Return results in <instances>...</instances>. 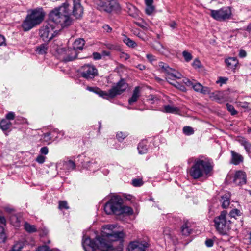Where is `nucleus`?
Returning <instances> with one entry per match:
<instances>
[{
	"label": "nucleus",
	"instance_id": "f257e3e1",
	"mask_svg": "<svg viewBox=\"0 0 251 251\" xmlns=\"http://www.w3.org/2000/svg\"><path fill=\"white\" fill-rule=\"evenodd\" d=\"M115 226L113 225H106L103 226L102 236H97L95 240H91L89 237H84L82 246L85 251H115L113 246L105 242L106 240L115 241L122 239L124 234L122 231H113Z\"/></svg>",
	"mask_w": 251,
	"mask_h": 251
},
{
	"label": "nucleus",
	"instance_id": "f03ea898",
	"mask_svg": "<svg viewBox=\"0 0 251 251\" xmlns=\"http://www.w3.org/2000/svg\"><path fill=\"white\" fill-rule=\"evenodd\" d=\"M67 8V5L59 7L50 13V22L44 25L40 31V36L45 42L50 41L57 35L58 30L55 29L57 25L65 27L71 24V20L68 17L69 12L66 11Z\"/></svg>",
	"mask_w": 251,
	"mask_h": 251
},
{
	"label": "nucleus",
	"instance_id": "7ed1b4c3",
	"mask_svg": "<svg viewBox=\"0 0 251 251\" xmlns=\"http://www.w3.org/2000/svg\"><path fill=\"white\" fill-rule=\"evenodd\" d=\"M104 210L107 214L132 215L133 213V209L130 207L123 204L122 199L118 196H113L111 198L105 203Z\"/></svg>",
	"mask_w": 251,
	"mask_h": 251
},
{
	"label": "nucleus",
	"instance_id": "20e7f679",
	"mask_svg": "<svg viewBox=\"0 0 251 251\" xmlns=\"http://www.w3.org/2000/svg\"><path fill=\"white\" fill-rule=\"evenodd\" d=\"M213 169L211 163L207 159H198L189 171L191 176L197 179L204 176H209Z\"/></svg>",
	"mask_w": 251,
	"mask_h": 251
},
{
	"label": "nucleus",
	"instance_id": "39448f33",
	"mask_svg": "<svg viewBox=\"0 0 251 251\" xmlns=\"http://www.w3.org/2000/svg\"><path fill=\"white\" fill-rule=\"evenodd\" d=\"M44 16L45 13L42 8L33 10L31 13L26 17L22 24L24 30L28 31L40 24L44 20Z\"/></svg>",
	"mask_w": 251,
	"mask_h": 251
},
{
	"label": "nucleus",
	"instance_id": "423d86ee",
	"mask_svg": "<svg viewBox=\"0 0 251 251\" xmlns=\"http://www.w3.org/2000/svg\"><path fill=\"white\" fill-rule=\"evenodd\" d=\"M231 221L229 219L227 212L223 211L220 215L214 219V227L221 234L226 235L231 228Z\"/></svg>",
	"mask_w": 251,
	"mask_h": 251
},
{
	"label": "nucleus",
	"instance_id": "0eeeda50",
	"mask_svg": "<svg viewBox=\"0 0 251 251\" xmlns=\"http://www.w3.org/2000/svg\"><path fill=\"white\" fill-rule=\"evenodd\" d=\"M94 3L97 8L107 13L120 11L121 7L114 0H94Z\"/></svg>",
	"mask_w": 251,
	"mask_h": 251
},
{
	"label": "nucleus",
	"instance_id": "6e6552de",
	"mask_svg": "<svg viewBox=\"0 0 251 251\" xmlns=\"http://www.w3.org/2000/svg\"><path fill=\"white\" fill-rule=\"evenodd\" d=\"M158 66L161 72L165 74L166 79L169 83L174 85L176 87H178V86L180 85L177 82L175 84L171 81V80H174L175 79H180L182 75L180 73L169 67L167 64L162 62L159 63Z\"/></svg>",
	"mask_w": 251,
	"mask_h": 251
},
{
	"label": "nucleus",
	"instance_id": "1a4fd4ad",
	"mask_svg": "<svg viewBox=\"0 0 251 251\" xmlns=\"http://www.w3.org/2000/svg\"><path fill=\"white\" fill-rule=\"evenodd\" d=\"M67 5L66 11L69 12L68 17L72 22L70 16L73 15L76 19H79L82 16L83 13V8L80 3V0H73L72 1V5L69 4L68 2L65 3L61 7H64Z\"/></svg>",
	"mask_w": 251,
	"mask_h": 251
},
{
	"label": "nucleus",
	"instance_id": "9d476101",
	"mask_svg": "<svg viewBox=\"0 0 251 251\" xmlns=\"http://www.w3.org/2000/svg\"><path fill=\"white\" fill-rule=\"evenodd\" d=\"M210 15L218 21H224L231 18L232 11L230 7H223L218 10H210Z\"/></svg>",
	"mask_w": 251,
	"mask_h": 251
},
{
	"label": "nucleus",
	"instance_id": "9b49d317",
	"mask_svg": "<svg viewBox=\"0 0 251 251\" xmlns=\"http://www.w3.org/2000/svg\"><path fill=\"white\" fill-rule=\"evenodd\" d=\"M149 246L148 241L139 239L130 242L127 249L128 251H147Z\"/></svg>",
	"mask_w": 251,
	"mask_h": 251
},
{
	"label": "nucleus",
	"instance_id": "f8f14e48",
	"mask_svg": "<svg viewBox=\"0 0 251 251\" xmlns=\"http://www.w3.org/2000/svg\"><path fill=\"white\" fill-rule=\"evenodd\" d=\"M56 51L58 54H65V56L63 57V60L66 62L71 61L76 59L78 53L77 50L73 47L67 50L64 48L59 47L57 48Z\"/></svg>",
	"mask_w": 251,
	"mask_h": 251
},
{
	"label": "nucleus",
	"instance_id": "ddd939ff",
	"mask_svg": "<svg viewBox=\"0 0 251 251\" xmlns=\"http://www.w3.org/2000/svg\"><path fill=\"white\" fill-rule=\"evenodd\" d=\"M80 73L83 77L92 79L97 75V70L93 65L85 64L80 68Z\"/></svg>",
	"mask_w": 251,
	"mask_h": 251
},
{
	"label": "nucleus",
	"instance_id": "4468645a",
	"mask_svg": "<svg viewBox=\"0 0 251 251\" xmlns=\"http://www.w3.org/2000/svg\"><path fill=\"white\" fill-rule=\"evenodd\" d=\"M128 84L123 79L120 80L115 86L109 90L110 98H113L117 95H120L125 91Z\"/></svg>",
	"mask_w": 251,
	"mask_h": 251
},
{
	"label": "nucleus",
	"instance_id": "2eb2a0df",
	"mask_svg": "<svg viewBox=\"0 0 251 251\" xmlns=\"http://www.w3.org/2000/svg\"><path fill=\"white\" fill-rule=\"evenodd\" d=\"M183 82L188 87H192L194 90L198 92L203 94H208L210 90L208 87L203 86L199 83L191 81L188 78H185L183 79Z\"/></svg>",
	"mask_w": 251,
	"mask_h": 251
},
{
	"label": "nucleus",
	"instance_id": "dca6fc26",
	"mask_svg": "<svg viewBox=\"0 0 251 251\" xmlns=\"http://www.w3.org/2000/svg\"><path fill=\"white\" fill-rule=\"evenodd\" d=\"M233 182L238 185H242L246 183L245 173L242 171H237L234 175Z\"/></svg>",
	"mask_w": 251,
	"mask_h": 251
},
{
	"label": "nucleus",
	"instance_id": "f3484780",
	"mask_svg": "<svg viewBox=\"0 0 251 251\" xmlns=\"http://www.w3.org/2000/svg\"><path fill=\"white\" fill-rule=\"evenodd\" d=\"M210 98L212 100H215L219 103L226 100L225 93L222 91H215L211 93Z\"/></svg>",
	"mask_w": 251,
	"mask_h": 251
},
{
	"label": "nucleus",
	"instance_id": "a211bd4d",
	"mask_svg": "<svg viewBox=\"0 0 251 251\" xmlns=\"http://www.w3.org/2000/svg\"><path fill=\"white\" fill-rule=\"evenodd\" d=\"M60 135V134L58 133L57 131H52L49 133H45L42 140H43L44 141H48V140L54 141L57 140Z\"/></svg>",
	"mask_w": 251,
	"mask_h": 251
},
{
	"label": "nucleus",
	"instance_id": "6ab92c4d",
	"mask_svg": "<svg viewBox=\"0 0 251 251\" xmlns=\"http://www.w3.org/2000/svg\"><path fill=\"white\" fill-rule=\"evenodd\" d=\"M227 67L231 70H234L238 64V61L236 57H229L225 60Z\"/></svg>",
	"mask_w": 251,
	"mask_h": 251
},
{
	"label": "nucleus",
	"instance_id": "aec40b11",
	"mask_svg": "<svg viewBox=\"0 0 251 251\" xmlns=\"http://www.w3.org/2000/svg\"><path fill=\"white\" fill-rule=\"evenodd\" d=\"M140 96V87L137 86L133 90L132 97L129 99L128 103L130 105L136 102Z\"/></svg>",
	"mask_w": 251,
	"mask_h": 251
},
{
	"label": "nucleus",
	"instance_id": "412c9836",
	"mask_svg": "<svg viewBox=\"0 0 251 251\" xmlns=\"http://www.w3.org/2000/svg\"><path fill=\"white\" fill-rule=\"evenodd\" d=\"M232 155V158L231 162L234 165H238L243 161V157L242 156L234 151H231Z\"/></svg>",
	"mask_w": 251,
	"mask_h": 251
},
{
	"label": "nucleus",
	"instance_id": "4be33fe9",
	"mask_svg": "<svg viewBox=\"0 0 251 251\" xmlns=\"http://www.w3.org/2000/svg\"><path fill=\"white\" fill-rule=\"evenodd\" d=\"M191 223L188 221L185 222L182 226L181 231L183 235L187 236L191 233L192 229Z\"/></svg>",
	"mask_w": 251,
	"mask_h": 251
},
{
	"label": "nucleus",
	"instance_id": "5701e85b",
	"mask_svg": "<svg viewBox=\"0 0 251 251\" xmlns=\"http://www.w3.org/2000/svg\"><path fill=\"white\" fill-rule=\"evenodd\" d=\"M85 44V41L83 39L79 38L75 40L74 42L73 47L75 50H82Z\"/></svg>",
	"mask_w": 251,
	"mask_h": 251
},
{
	"label": "nucleus",
	"instance_id": "b1692460",
	"mask_svg": "<svg viewBox=\"0 0 251 251\" xmlns=\"http://www.w3.org/2000/svg\"><path fill=\"white\" fill-rule=\"evenodd\" d=\"M230 195L229 193H226L221 198L222 201V206L223 208H226L228 207L230 204Z\"/></svg>",
	"mask_w": 251,
	"mask_h": 251
},
{
	"label": "nucleus",
	"instance_id": "393cba45",
	"mask_svg": "<svg viewBox=\"0 0 251 251\" xmlns=\"http://www.w3.org/2000/svg\"><path fill=\"white\" fill-rule=\"evenodd\" d=\"M21 218L17 215H12L10 217V221L14 226H19L21 222Z\"/></svg>",
	"mask_w": 251,
	"mask_h": 251
},
{
	"label": "nucleus",
	"instance_id": "a878e982",
	"mask_svg": "<svg viewBox=\"0 0 251 251\" xmlns=\"http://www.w3.org/2000/svg\"><path fill=\"white\" fill-rule=\"evenodd\" d=\"M123 42L129 47L134 48L137 46V43L131 40L130 38H128L126 35H124L123 39Z\"/></svg>",
	"mask_w": 251,
	"mask_h": 251
},
{
	"label": "nucleus",
	"instance_id": "bb28decb",
	"mask_svg": "<svg viewBox=\"0 0 251 251\" xmlns=\"http://www.w3.org/2000/svg\"><path fill=\"white\" fill-rule=\"evenodd\" d=\"M179 111V110L177 107L168 105L164 106V110L162 111L166 113L176 114Z\"/></svg>",
	"mask_w": 251,
	"mask_h": 251
},
{
	"label": "nucleus",
	"instance_id": "cd10ccee",
	"mask_svg": "<svg viewBox=\"0 0 251 251\" xmlns=\"http://www.w3.org/2000/svg\"><path fill=\"white\" fill-rule=\"evenodd\" d=\"M11 126V123L10 121L3 119L0 123V127L3 131H6Z\"/></svg>",
	"mask_w": 251,
	"mask_h": 251
},
{
	"label": "nucleus",
	"instance_id": "c85d7f7f",
	"mask_svg": "<svg viewBox=\"0 0 251 251\" xmlns=\"http://www.w3.org/2000/svg\"><path fill=\"white\" fill-rule=\"evenodd\" d=\"M48 46L46 44H43L37 47L36 50V52L40 54H44L47 53Z\"/></svg>",
	"mask_w": 251,
	"mask_h": 251
},
{
	"label": "nucleus",
	"instance_id": "c756f323",
	"mask_svg": "<svg viewBox=\"0 0 251 251\" xmlns=\"http://www.w3.org/2000/svg\"><path fill=\"white\" fill-rule=\"evenodd\" d=\"M137 149L140 154H144L146 153L148 150V147L145 142H140Z\"/></svg>",
	"mask_w": 251,
	"mask_h": 251
},
{
	"label": "nucleus",
	"instance_id": "7c9ffc66",
	"mask_svg": "<svg viewBox=\"0 0 251 251\" xmlns=\"http://www.w3.org/2000/svg\"><path fill=\"white\" fill-rule=\"evenodd\" d=\"M95 93L104 98H107L108 97H110L109 90L107 92L106 91H102L99 88L96 89V91H95Z\"/></svg>",
	"mask_w": 251,
	"mask_h": 251
},
{
	"label": "nucleus",
	"instance_id": "2f4dec72",
	"mask_svg": "<svg viewBox=\"0 0 251 251\" xmlns=\"http://www.w3.org/2000/svg\"><path fill=\"white\" fill-rule=\"evenodd\" d=\"M23 248V244L21 242L15 243L10 251H21Z\"/></svg>",
	"mask_w": 251,
	"mask_h": 251
},
{
	"label": "nucleus",
	"instance_id": "473e14b6",
	"mask_svg": "<svg viewBox=\"0 0 251 251\" xmlns=\"http://www.w3.org/2000/svg\"><path fill=\"white\" fill-rule=\"evenodd\" d=\"M24 227L25 229L29 232H34L36 231L35 226L33 225H31L28 223H25Z\"/></svg>",
	"mask_w": 251,
	"mask_h": 251
},
{
	"label": "nucleus",
	"instance_id": "72a5a7b5",
	"mask_svg": "<svg viewBox=\"0 0 251 251\" xmlns=\"http://www.w3.org/2000/svg\"><path fill=\"white\" fill-rule=\"evenodd\" d=\"M129 8V14L132 17H136L138 15V10L133 6L130 5Z\"/></svg>",
	"mask_w": 251,
	"mask_h": 251
},
{
	"label": "nucleus",
	"instance_id": "f704fd0d",
	"mask_svg": "<svg viewBox=\"0 0 251 251\" xmlns=\"http://www.w3.org/2000/svg\"><path fill=\"white\" fill-rule=\"evenodd\" d=\"M66 167L68 170H74L75 168V164L72 160H69L65 163Z\"/></svg>",
	"mask_w": 251,
	"mask_h": 251
},
{
	"label": "nucleus",
	"instance_id": "c9c22d12",
	"mask_svg": "<svg viewBox=\"0 0 251 251\" xmlns=\"http://www.w3.org/2000/svg\"><path fill=\"white\" fill-rule=\"evenodd\" d=\"M183 131L186 135H190L194 133L193 128L190 126H185L183 127Z\"/></svg>",
	"mask_w": 251,
	"mask_h": 251
},
{
	"label": "nucleus",
	"instance_id": "e433bc0d",
	"mask_svg": "<svg viewBox=\"0 0 251 251\" xmlns=\"http://www.w3.org/2000/svg\"><path fill=\"white\" fill-rule=\"evenodd\" d=\"M182 55L186 62H189L192 59L191 54L186 50L183 51Z\"/></svg>",
	"mask_w": 251,
	"mask_h": 251
},
{
	"label": "nucleus",
	"instance_id": "4c0bfd02",
	"mask_svg": "<svg viewBox=\"0 0 251 251\" xmlns=\"http://www.w3.org/2000/svg\"><path fill=\"white\" fill-rule=\"evenodd\" d=\"M242 145L244 147L246 151L251 154V142H242Z\"/></svg>",
	"mask_w": 251,
	"mask_h": 251
},
{
	"label": "nucleus",
	"instance_id": "58836bf2",
	"mask_svg": "<svg viewBox=\"0 0 251 251\" xmlns=\"http://www.w3.org/2000/svg\"><path fill=\"white\" fill-rule=\"evenodd\" d=\"M240 211L237 209H234L232 210L230 212L229 215L228 216V218L229 217H230L231 218H235L236 216H239V215H240Z\"/></svg>",
	"mask_w": 251,
	"mask_h": 251
},
{
	"label": "nucleus",
	"instance_id": "ea45409f",
	"mask_svg": "<svg viewBox=\"0 0 251 251\" xmlns=\"http://www.w3.org/2000/svg\"><path fill=\"white\" fill-rule=\"evenodd\" d=\"M226 106L227 110L231 113L232 115H235L237 114V112L235 110L233 106L228 103L226 104Z\"/></svg>",
	"mask_w": 251,
	"mask_h": 251
},
{
	"label": "nucleus",
	"instance_id": "a19ab883",
	"mask_svg": "<svg viewBox=\"0 0 251 251\" xmlns=\"http://www.w3.org/2000/svg\"><path fill=\"white\" fill-rule=\"evenodd\" d=\"M58 208L59 209H69V206L68 205V203L66 201H60L59 202V206Z\"/></svg>",
	"mask_w": 251,
	"mask_h": 251
},
{
	"label": "nucleus",
	"instance_id": "79ce46f5",
	"mask_svg": "<svg viewBox=\"0 0 251 251\" xmlns=\"http://www.w3.org/2000/svg\"><path fill=\"white\" fill-rule=\"evenodd\" d=\"M127 136V134L126 132H119L117 133V138L118 140H124Z\"/></svg>",
	"mask_w": 251,
	"mask_h": 251
},
{
	"label": "nucleus",
	"instance_id": "37998d69",
	"mask_svg": "<svg viewBox=\"0 0 251 251\" xmlns=\"http://www.w3.org/2000/svg\"><path fill=\"white\" fill-rule=\"evenodd\" d=\"M0 239L3 241H4L6 239L4 227L2 226H0Z\"/></svg>",
	"mask_w": 251,
	"mask_h": 251
},
{
	"label": "nucleus",
	"instance_id": "c03bdc74",
	"mask_svg": "<svg viewBox=\"0 0 251 251\" xmlns=\"http://www.w3.org/2000/svg\"><path fill=\"white\" fill-rule=\"evenodd\" d=\"M154 10V6L151 5H147L146 8V13L148 15H151Z\"/></svg>",
	"mask_w": 251,
	"mask_h": 251
},
{
	"label": "nucleus",
	"instance_id": "a18cd8bd",
	"mask_svg": "<svg viewBox=\"0 0 251 251\" xmlns=\"http://www.w3.org/2000/svg\"><path fill=\"white\" fill-rule=\"evenodd\" d=\"M132 184L135 187L140 186L143 184V181L140 179H135L133 180Z\"/></svg>",
	"mask_w": 251,
	"mask_h": 251
},
{
	"label": "nucleus",
	"instance_id": "49530a36",
	"mask_svg": "<svg viewBox=\"0 0 251 251\" xmlns=\"http://www.w3.org/2000/svg\"><path fill=\"white\" fill-rule=\"evenodd\" d=\"M95 164V161H93V160L91 161H85L84 164H83V166L86 168H89V169H91V167H92V165H94Z\"/></svg>",
	"mask_w": 251,
	"mask_h": 251
},
{
	"label": "nucleus",
	"instance_id": "de8ad7c7",
	"mask_svg": "<svg viewBox=\"0 0 251 251\" xmlns=\"http://www.w3.org/2000/svg\"><path fill=\"white\" fill-rule=\"evenodd\" d=\"M119 57H120L121 59H122L124 60H126L130 58V55L127 53L122 52H120L119 54Z\"/></svg>",
	"mask_w": 251,
	"mask_h": 251
},
{
	"label": "nucleus",
	"instance_id": "09e8293b",
	"mask_svg": "<svg viewBox=\"0 0 251 251\" xmlns=\"http://www.w3.org/2000/svg\"><path fill=\"white\" fill-rule=\"evenodd\" d=\"M192 66L195 69L199 68L201 66V63L198 59H196L194 60Z\"/></svg>",
	"mask_w": 251,
	"mask_h": 251
},
{
	"label": "nucleus",
	"instance_id": "8fccbe9b",
	"mask_svg": "<svg viewBox=\"0 0 251 251\" xmlns=\"http://www.w3.org/2000/svg\"><path fill=\"white\" fill-rule=\"evenodd\" d=\"M15 113L13 112H8L6 115L7 120H13L15 118Z\"/></svg>",
	"mask_w": 251,
	"mask_h": 251
},
{
	"label": "nucleus",
	"instance_id": "3c124183",
	"mask_svg": "<svg viewBox=\"0 0 251 251\" xmlns=\"http://www.w3.org/2000/svg\"><path fill=\"white\" fill-rule=\"evenodd\" d=\"M45 156L40 155L37 157L36 160L38 163L40 164H42L45 162Z\"/></svg>",
	"mask_w": 251,
	"mask_h": 251
},
{
	"label": "nucleus",
	"instance_id": "603ef678",
	"mask_svg": "<svg viewBox=\"0 0 251 251\" xmlns=\"http://www.w3.org/2000/svg\"><path fill=\"white\" fill-rule=\"evenodd\" d=\"M48 148L47 147H42L40 149V152L43 154L46 155L48 153Z\"/></svg>",
	"mask_w": 251,
	"mask_h": 251
},
{
	"label": "nucleus",
	"instance_id": "864d4df0",
	"mask_svg": "<svg viewBox=\"0 0 251 251\" xmlns=\"http://www.w3.org/2000/svg\"><path fill=\"white\" fill-rule=\"evenodd\" d=\"M146 57L150 62H152V61L155 60V56L151 54H147Z\"/></svg>",
	"mask_w": 251,
	"mask_h": 251
},
{
	"label": "nucleus",
	"instance_id": "5fc2aeb1",
	"mask_svg": "<svg viewBox=\"0 0 251 251\" xmlns=\"http://www.w3.org/2000/svg\"><path fill=\"white\" fill-rule=\"evenodd\" d=\"M93 58L95 60H99L101 58V55L98 52H94L93 53Z\"/></svg>",
	"mask_w": 251,
	"mask_h": 251
},
{
	"label": "nucleus",
	"instance_id": "6e6d98bb",
	"mask_svg": "<svg viewBox=\"0 0 251 251\" xmlns=\"http://www.w3.org/2000/svg\"><path fill=\"white\" fill-rule=\"evenodd\" d=\"M205 244L207 247H211L213 245V241L212 239H207L205 241Z\"/></svg>",
	"mask_w": 251,
	"mask_h": 251
},
{
	"label": "nucleus",
	"instance_id": "4d7b16f0",
	"mask_svg": "<svg viewBox=\"0 0 251 251\" xmlns=\"http://www.w3.org/2000/svg\"><path fill=\"white\" fill-rule=\"evenodd\" d=\"M136 24L143 29H148L147 25L145 23H140L136 22Z\"/></svg>",
	"mask_w": 251,
	"mask_h": 251
},
{
	"label": "nucleus",
	"instance_id": "13d9d810",
	"mask_svg": "<svg viewBox=\"0 0 251 251\" xmlns=\"http://www.w3.org/2000/svg\"><path fill=\"white\" fill-rule=\"evenodd\" d=\"M0 223L5 225L6 220L3 215L0 213Z\"/></svg>",
	"mask_w": 251,
	"mask_h": 251
},
{
	"label": "nucleus",
	"instance_id": "bf43d9fd",
	"mask_svg": "<svg viewBox=\"0 0 251 251\" xmlns=\"http://www.w3.org/2000/svg\"><path fill=\"white\" fill-rule=\"evenodd\" d=\"M169 25L172 29H175L177 27V24L175 21H171L169 24Z\"/></svg>",
	"mask_w": 251,
	"mask_h": 251
},
{
	"label": "nucleus",
	"instance_id": "052dcab7",
	"mask_svg": "<svg viewBox=\"0 0 251 251\" xmlns=\"http://www.w3.org/2000/svg\"><path fill=\"white\" fill-rule=\"evenodd\" d=\"M246 55H247V53H246V52L244 50H240L239 53V56L240 57L243 58V57H246Z\"/></svg>",
	"mask_w": 251,
	"mask_h": 251
},
{
	"label": "nucleus",
	"instance_id": "680f3d73",
	"mask_svg": "<svg viewBox=\"0 0 251 251\" xmlns=\"http://www.w3.org/2000/svg\"><path fill=\"white\" fill-rule=\"evenodd\" d=\"M103 28L107 32H110L112 30V28L107 25H104Z\"/></svg>",
	"mask_w": 251,
	"mask_h": 251
},
{
	"label": "nucleus",
	"instance_id": "e2e57ef3",
	"mask_svg": "<svg viewBox=\"0 0 251 251\" xmlns=\"http://www.w3.org/2000/svg\"><path fill=\"white\" fill-rule=\"evenodd\" d=\"M5 44V40L4 36L0 35V46Z\"/></svg>",
	"mask_w": 251,
	"mask_h": 251
},
{
	"label": "nucleus",
	"instance_id": "0e129e2a",
	"mask_svg": "<svg viewBox=\"0 0 251 251\" xmlns=\"http://www.w3.org/2000/svg\"><path fill=\"white\" fill-rule=\"evenodd\" d=\"M106 48L108 49L113 50L115 49L114 45L111 44H106L105 45Z\"/></svg>",
	"mask_w": 251,
	"mask_h": 251
},
{
	"label": "nucleus",
	"instance_id": "69168bd1",
	"mask_svg": "<svg viewBox=\"0 0 251 251\" xmlns=\"http://www.w3.org/2000/svg\"><path fill=\"white\" fill-rule=\"evenodd\" d=\"M145 3L146 6L151 5L153 3V0H145Z\"/></svg>",
	"mask_w": 251,
	"mask_h": 251
},
{
	"label": "nucleus",
	"instance_id": "338daca9",
	"mask_svg": "<svg viewBox=\"0 0 251 251\" xmlns=\"http://www.w3.org/2000/svg\"><path fill=\"white\" fill-rule=\"evenodd\" d=\"M96 89H99L97 87H87V90H89V91L94 92H95V91H96Z\"/></svg>",
	"mask_w": 251,
	"mask_h": 251
},
{
	"label": "nucleus",
	"instance_id": "774afa93",
	"mask_svg": "<svg viewBox=\"0 0 251 251\" xmlns=\"http://www.w3.org/2000/svg\"><path fill=\"white\" fill-rule=\"evenodd\" d=\"M155 99L156 100V97L153 96V95H150L149 96V100H151V101H154L155 100Z\"/></svg>",
	"mask_w": 251,
	"mask_h": 251
}]
</instances>
